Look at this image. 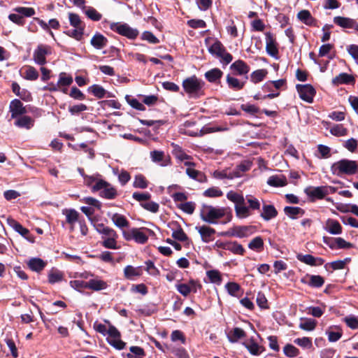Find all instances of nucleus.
Segmentation results:
<instances>
[{"mask_svg": "<svg viewBox=\"0 0 358 358\" xmlns=\"http://www.w3.org/2000/svg\"><path fill=\"white\" fill-rule=\"evenodd\" d=\"M208 52L217 58L223 65L229 64L233 59V56L227 51L224 45L219 40H216L208 48Z\"/></svg>", "mask_w": 358, "mask_h": 358, "instance_id": "6", "label": "nucleus"}, {"mask_svg": "<svg viewBox=\"0 0 358 358\" xmlns=\"http://www.w3.org/2000/svg\"><path fill=\"white\" fill-rule=\"evenodd\" d=\"M112 221L114 224L119 228L128 227L129 225V222L127 218L124 215L118 213H115L113 215Z\"/></svg>", "mask_w": 358, "mask_h": 358, "instance_id": "43", "label": "nucleus"}, {"mask_svg": "<svg viewBox=\"0 0 358 358\" xmlns=\"http://www.w3.org/2000/svg\"><path fill=\"white\" fill-rule=\"evenodd\" d=\"M206 275L212 283L220 284L222 277L217 270H210L206 272Z\"/></svg>", "mask_w": 358, "mask_h": 358, "instance_id": "56", "label": "nucleus"}, {"mask_svg": "<svg viewBox=\"0 0 358 358\" xmlns=\"http://www.w3.org/2000/svg\"><path fill=\"white\" fill-rule=\"evenodd\" d=\"M27 265L31 271L39 273L46 266L47 262L41 258L33 257L29 260Z\"/></svg>", "mask_w": 358, "mask_h": 358, "instance_id": "27", "label": "nucleus"}, {"mask_svg": "<svg viewBox=\"0 0 358 358\" xmlns=\"http://www.w3.org/2000/svg\"><path fill=\"white\" fill-rule=\"evenodd\" d=\"M296 258L301 262L311 266H321L324 263V260L321 257H315L311 255L298 254Z\"/></svg>", "mask_w": 358, "mask_h": 358, "instance_id": "17", "label": "nucleus"}, {"mask_svg": "<svg viewBox=\"0 0 358 358\" xmlns=\"http://www.w3.org/2000/svg\"><path fill=\"white\" fill-rule=\"evenodd\" d=\"M245 199L247 201V203L248 204V206H247V208H249V212L251 213L252 210H260L261 204L257 198L254 197L252 195H247Z\"/></svg>", "mask_w": 358, "mask_h": 358, "instance_id": "50", "label": "nucleus"}, {"mask_svg": "<svg viewBox=\"0 0 358 358\" xmlns=\"http://www.w3.org/2000/svg\"><path fill=\"white\" fill-rule=\"evenodd\" d=\"M149 182L142 174H137L134 177L133 187L139 189H146L148 187Z\"/></svg>", "mask_w": 358, "mask_h": 358, "instance_id": "44", "label": "nucleus"}, {"mask_svg": "<svg viewBox=\"0 0 358 358\" xmlns=\"http://www.w3.org/2000/svg\"><path fill=\"white\" fill-rule=\"evenodd\" d=\"M243 344L252 355L257 356L264 350V347L260 346L253 338H251L249 341L245 342Z\"/></svg>", "mask_w": 358, "mask_h": 358, "instance_id": "34", "label": "nucleus"}, {"mask_svg": "<svg viewBox=\"0 0 358 358\" xmlns=\"http://www.w3.org/2000/svg\"><path fill=\"white\" fill-rule=\"evenodd\" d=\"M129 353L127 354V358H144L145 352L144 350L138 346H131Z\"/></svg>", "mask_w": 358, "mask_h": 358, "instance_id": "46", "label": "nucleus"}, {"mask_svg": "<svg viewBox=\"0 0 358 358\" xmlns=\"http://www.w3.org/2000/svg\"><path fill=\"white\" fill-rule=\"evenodd\" d=\"M227 198L235 204L234 210L238 218L243 219L252 215V213L249 212V208L245 206V199L243 194L231 190L227 192Z\"/></svg>", "mask_w": 358, "mask_h": 358, "instance_id": "4", "label": "nucleus"}, {"mask_svg": "<svg viewBox=\"0 0 358 358\" xmlns=\"http://www.w3.org/2000/svg\"><path fill=\"white\" fill-rule=\"evenodd\" d=\"M85 13L87 17L93 21H99L102 17V15L93 7H88L85 10Z\"/></svg>", "mask_w": 358, "mask_h": 358, "instance_id": "58", "label": "nucleus"}, {"mask_svg": "<svg viewBox=\"0 0 358 358\" xmlns=\"http://www.w3.org/2000/svg\"><path fill=\"white\" fill-rule=\"evenodd\" d=\"M14 10L22 17L24 16L29 17L35 15V10L33 8L17 7L14 8Z\"/></svg>", "mask_w": 358, "mask_h": 358, "instance_id": "63", "label": "nucleus"}, {"mask_svg": "<svg viewBox=\"0 0 358 358\" xmlns=\"http://www.w3.org/2000/svg\"><path fill=\"white\" fill-rule=\"evenodd\" d=\"M330 169L333 175L343 178L345 176L356 174L358 171V164L354 160L342 159L332 164Z\"/></svg>", "mask_w": 358, "mask_h": 358, "instance_id": "1", "label": "nucleus"}, {"mask_svg": "<svg viewBox=\"0 0 358 358\" xmlns=\"http://www.w3.org/2000/svg\"><path fill=\"white\" fill-rule=\"evenodd\" d=\"M297 92L299 94V97L308 102L312 103L313 101V98L315 95L316 91L315 88L310 84L306 85H300L298 84L296 86Z\"/></svg>", "mask_w": 358, "mask_h": 358, "instance_id": "11", "label": "nucleus"}, {"mask_svg": "<svg viewBox=\"0 0 358 358\" xmlns=\"http://www.w3.org/2000/svg\"><path fill=\"white\" fill-rule=\"evenodd\" d=\"M122 235L126 241L134 240L136 243L139 244H144L148 241V235L143 228H132L128 231H123Z\"/></svg>", "mask_w": 358, "mask_h": 358, "instance_id": "9", "label": "nucleus"}, {"mask_svg": "<svg viewBox=\"0 0 358 358\" xmlns=\"http://www.w3.org/2000/svg\"><path fill=\"white\" fill-rule=\"evenodd\" d=\"M9 109L12 118H17L27 113L26 107H24L23 103L17 99H15L10 101Z\"/></svg>", "mask_w": 358, "mask_h": 358, "instance_id": "16", "label": "nucleus"}, {"mask_svg": "<svg viewBox=\"0 0 358 358\" xmlns=\"http://www.w3.org/2000/svg\"><path fill=\"white\" fill-rule=\"evenodd\" d=\"M92 192H99V196L106 199H114L117 196V189L107 181L99 179L92 187Z\"/></svg>", "mask_w": 358, "mask_h": 358, "instance_id": "5", "label": "nucleus"}, {"mask_svg": "<svg viewBox=\"0 0 358 358\" xmlns=\"http://www.w3.org/2000/svg\"><path fill=\"white\" fill-rule=\"evenodd\" d=\"M213 176L217 179H234L235 178H238V174L233 173L232 171L229 173H227L226 171H215L213 172Z\"/></svg>", "mask_w": 358, "mask_h": 358, "instance_id": "57", "label": "nucleus"}, {"mask_svg": "<svg viewBox=\"0 0 358 358\" xmlns=\"http://www.w3.org/2000/svg\"><path fill=\"white\" fill-rule=\"evenodd\" d=\"M196 204L192 201L185 202L178 205V208L182 210L183 212L192 215L195 210Z\"/></svg>", "mask_w": 358, "mask_h": 358, "instance_id": "61", "label": "nucleus"}, {"mask_svg": "<svg viewBox=\"0 0 358 358\" xmlns=\"http://www.w3.org/2000/svg\"><path fill=\"white\" fill-rule=\"evenodd\" d=\"M73 83L72 76L67 75L64 72H62L59 75V80L56 85H52V87L50 88V91H57L58 87H67L71 85Z\"/></svg>", "mask_w": 358, "mask_h": 358, "instance_id": "24", "label": "nucleus"}, {"mask_svg": "<svg viewBox=\"0 0 358 358\" xmlns=\"http://www.w3.org/2000/svg\"><path fill=\"white\" fill-rule=\"evenodd\" d=\"M283 352L288 357H294L299 354V350L292 344H287L284 348Z\"/></svg>", "mask_w": 358, "mask_h": 358, "instance_id": "62", "label": "nucleus"}, {"mask_svg": "<svg viewBox=\"0 0 358 358\" xmlns=\"http://www.w3.org/2000/svg\"><path fill=\"white\" fill-rule=\"evenodd\" d=\"M150 158L152 162L159 163L162 166H167L170 163L169 157H166L164 151L153 150L150 152Z\"/></svg>", "mask_w": 358, "mask_h": 358, "instance_id": "21", "label": "nucleus"}, {"mask_svg": "<svg viewBox=\"0 0 358 358\" xmlns=\"http://www.w3.org/2000/svg\"><path fill=\"white\" fill-rule=\"evenodd\" d=\"M354 82V77L347 73H341L332 79V84L336 86L343 84H350Z\"/></svg>", "mask_w": 358, "mask_h": 358, "instance_id": "30", "label": "nucleus"}, {"mask_svg": "<svg viewBox=\"0 0 358 358\" xmlns=\"http://www.w3.org/2000/svg\"><path fill=\"white\" fill-rule=\"evenodd\" d=\"M171 236L175 240L181 242L187 241L189 239L188 236L179 224H177V229L173 231Z\"/></svg>", "mask_w": 358, "mask_h": 358, "instance_id": "51", "label": "nucleus"}, {"mask_svg": "<svg viewBox=\"0 0 358 358\" xmlns=\"http://www.w3.org/2000/svg\"><path fill=\"white\" fill-rule=\"evenodd\" d=\"M264 241L261 236H257L253 238L248 244V248L253 250H259L262 249Z\"/></svg>", "mask_w": 358, "mask_h": 358, "instance_id": "59", "label": "nucleus"}, {"mask_svg": "<svg viewBox=\"0 0 358 358\" xmlns=\"http://www.w3.org/2000/svg\"><path fill=\"white\" fill-rule=\"evenodd\" d=\"M330 189L332 192L335 191V187H327V186H319V187H307L304 189V192L309 197L311 201H315L316 199H322L328 194V189Z\"/></svg>", "mask_w": 358, "mask_h": 358, "instance_id": "8", "label": "nucleus"}, {"mask_svg": "<svg viewBox=\"0 0 358 358\" xmlns=\"http://www.w3.org/2000/svg\"><path fill=\"white\" fill-rule=\"evenodd\" d=\"M108 43V38L99 32H96L90 41V44L97 50L103 48L107 45Z\"/></svg>", "mask_w": 358, "mask_h": 358, "instance_id": "22", "label": "nucleus"}, {"mask_svg": "<svg viewBox=\"0 0 358 358\" xmlns=\"http://www.w3.org/2000/svg\"><path fill=\"white\" fill-rule=\"evenodd\" d=\"M229 208L214 207L213 206L203 204L200 210L201 219L211 224H217L218 220L224 217Z\"/></svg>", "mask_w": 358, "mask_h": 358, "instance_id": "2", "label": "nucleus"}, {"mask_svg": "<svg viewBox=\"0 0 358 358\" xmlns=\"http://www.w3.org/2000/svg\"><path fill=\"white\" fill-rule=\"evenodd\" d=\"M268 72L266 69H258L253 71L250 75V80L254 83L262 81Z\"/></svg>", "mask_w": 358, "mask_h": 358, "instance_id": "48", "label": "nucleus"}, {"mask_svg": "<svg viewBox=\"0 0 358 358\" xmlns=\"http://www.w3.org/2000/svg\"><path fill=\"white\" fill-rule=\"evenodd\" d=\"M189 284L191 286L185 283L178 284L176 285V289L182 296H187L192 291L194 292H196V289H195V286L196 285V282L193 280H189Z\"/></svg>", "mask_w": 358, "mask_h": 358, "instance_id": "32", "label": "nucleus"}, {"mask_svg": "<svg viewBox=\"0 0 358 358\" xmlns=\"http://www.w3.org/2000/svg\"><path fill=\"white\" fill-rule=\"evenodd\" d=\"M284 213L290 219L295 220L298 217L303 215L305 210L298 206H285L284 208Z\"/></svg>", "mask_w": 358, "mask_h": 358, "instance_id": "31", "label": "nucleus"}, {"mask_svg": "<svg viewBox=\"0 0 358 358\" xmlns=\"http://www.w3.org/2000/svg\"><path fill=\"white\" fill-rule=\"evenodd\" d=\"M88 91L92 92L93 95L98 99L103 98L107 93L106 90L102 86L99 85H93L90 86L88 88Z\"/></svg>", "mask_w": 358, "mask_h": 358, "instance_id": "49", "label": "nucleus"}, {"mask_svg": "<svg viewBox=\"0 0 358 358\" xmlns=\"http://www.w3.org/2000/svg\"><path fill=\"white\" fill-rule=\"evenodd\" d=\"M267 184L271 187H284L287 185V180L285 177L272 176L268 178Z\"/></svg>", "mask_w": 358, "mask_h": 358, "instance_id": "42", "label": "nucleus"}, {"mask_svg": "<svg viewBox=\"0 0 358 358\" xmlns=\"http://www.w3.org/2000/svg\"><path fill=\"white\" fill-rule=\"evenodd\" d=\"M8 224L12 227L15 231L19 233L23 237L28 239L27 236L29 235L30 232L29 229L24 228L21 224H20L17 221L12 217H8L7 219Z\"/></svg>", "mask_w": 358, "mask_h": 358, "instance_id": "26", "label": "nucleus"}, {"mask_svg": "<svg viewBox=\"0 0 358 358\" xmlns=\"http://www.w3.org/2000/svg\"><path fill=\"white\" fill-rule=\"evenodd\" d=\"M251 163L249 162H243L238 164L236 169L232 171L233 173L238 174V178L242 176V173L250 170Z\"/></svg>", "mask_w": 358, "mask_h": 358, "instance_id": "60", "label": "nucleus"}, {"mask_svg": "<svg viewBox=\"0 0 358 358\" xmlns=\"http://www.w3.org/2000/svg\"><path fill=\"white\" fill-rule=\"evenodd\" d=\"M195 229L200 234L201 240L204 243H209L213 241V236L216 232L213 228L206 225L196 227Z\"/></svg>", "mask_w": 358, "mask_h": 358, "instance_id": "18", "label": "nucleus"}, {"mask_svg": "<svg viewBox=\"0 0 358 358\" xmlns=\"http://www.w3.org/2000/svg\"><path fill=\"white\" fill-rule=\"evenodd\" d=\"M50 53V47L38 45L33 54V59L36 64L43 66L46 64V56Z\"/></svg>", "mask_w": 358, "mask_h": 358, "instance_id": "13", "label": "nucleus"}, {"mask_svg": "<svg viewBox=\"0 0 358 358\" xmlns=\"http://www.w3.org/2000/svg\"><path fill=\"white\" fill-rule=\"evenodd\" d=\"M124 274L127 279L133 280L134 277L142 275V268L141 267H134L128 265L124 269Z\"/></svg>", "mask_w": 358, "mask_h": 358, "instance_id": "36", "label": "nucleus"}, {"mask_svg": "<svg viewBox=\"0 0 358 358\" xmlns=\"http://www.w3.org/2000/svg\"><path fill=\"white\" fill-rule=\"evenodd\" d=\"M317 321L312 318H301V322L299 325L301 329L310 331L315 329Z\"/></svg>", "mask_w": 358, "mask_h": 358, "instance_id": "38", "label": "nucleus"}, {"mask_svg": "<svg viewBox=\"0 0 358 358\" xmlns=\"http://www.w3.org/2000/svg\"><path fill=\"white\" fill-rule=\"evenodd\" d=\"M203 195L206 197L216 198L222 196L223 192L219 187H212L205 190Z\"/></svg>", "mask_w": 358, "mask_h": 358, "instance_id": "54", "label": "nucleus"}, {"mask_svg": "<svg viewBox=\"0 0 358 358\" xmlns=\"http://www.w3.org/2000/svg\"><path fill=\"white\" fill-rule=\"evenodd\" d=\"M227 83L230 89L234 90H241L243 88L245 81H241L238 78L228 74L226 77Z\"/></svg>", "mask_w": 358, "mask_h": 358, "instance_id": "35", "label": "nucleus"}, {"mask_svg": "<svg viewBox=\"0 0 358 358\" xmlns=\"http://www.w3.org/2000/svg\"><path fill=\"white\" fill-rule=\"evenodd\" d=\"M343 321L345 322L347 326L352 329H358V318L352 315L347 316L343 318Z\"/></svg>", "mask_w": 358, "mask_h": 358, "instance_id": "64", "label": "nucleus"}, {"mask_svg": "<svg viewBox=\"0 0 358 358\" xmlns=\"http://www.w3.org/2000/svg\"><path fill=\"white\" fill-rule=\"evenodd\" d=\"M230 69L234 71L236 75L238 76L246 75L250 71V66L241 59L234 62L230 66Z\"/></svg>", "mask_w": 358, "mask_h": 358, "instance_id": "20", "label": "nucleus"}, {"mask_svg": "<svg viewBox=\"0 0 358 358\" xmlns=\"http://www.w3.org/2000/svg\"><path fill=\"white\" fill-rule=\"evenodd\" d=\"M110 29L118 34L130 40L136 39L139 34V31L137 29L131 27L127 23L112 22L110 24Z\"/></svg>", "mask_w": 358, "mask_h": 358, "instance_id": "7", "label": "nucleus"}, {"mask_svg": "<svg viewBox=\"0 0 358 358\" xmlns=\"http://www.w3.org/2000/svg\"><path fill=\"white\" fill-rule=\"evenodd\" d=\"M94 227H95V229L97 231V232L105 236H107L108 237L117 236V234L114 229L105 226L102 223L94 224Z\"/></svg>", "mask_w": 358, "mask_h": 358, "instance_id": "41", "label": "nucleus"}, {"mask_svg": "<svg viewBox=\"0 0 358 358\" xmlns=\"http://www.w3.org/2000/svg\"><path fill=\"white\" fill-rule=\"evenodd\" d=\"M107 287V284L105 281L97 279H91L87 281V289L94 291H100Z\"/></svg>", "mask_w": 358, "mask_h": 358, "instance_id": "40", "label": "nucleus"}, {"mask_svg": "<svg viewBox=\"0 0 358 358\" xmlns=\"http://www.w3.org/2000/svg\"><path fill=\"white\" fill-rule=\"evenodd\" d=\"M223 75V72L218 68H214L208 71L205 73V78L210 83H215L220 80Z\"/></svg>", "mask_w": 358, "mask_h": 358, "instance_id": "37", "label": "nucleus"}, {"mask_svg": "<svg viewBox=\"0 0 358 358\" xmlns=\"http://www.w3.org/2000/svg\"><path fill=\"white\" fill-rule=\"evenodd\" d=\"M227 337L230 343H234L238 340L245 338L246 333L240 327H234L227 334Z\"/></svg>", "mask_w": 358, "mask_h": 358, "instance_id": "23", "label": "nucleus"}, {"mask_svg": "<svg viewBox=\"0 0 358 358\" xmlns=\"http://www.w3.org/2000/svg\"><path fill=\"white\" fill-rule=\"evenodd\" d=\"M298 19L308 26L318 27L317 20L314 18L309 10H302L297 14Z\"/></svg>", "mask_w": 358, "mask_h": 358, "instance_id": "19", "label": "nucleus"}, {"mask_svg": "<svg viewBox=\"0 0 358 358\" xmlns=\"http://www.w3.org/2000/svg\"><path fill=\"white\" fill-rule=\"evenodd\" d=\"M63 214L66 215V222L73 225L78 220L79 213L74 209H64Z\"/></svg>", "mask_w": 358, "mask_h": 358, "instance_id": "45", "label": "nucleus"}, {"mask_svg": "<svg viewBox=\"0 0 358 358\" xmlns=\"http://www.w3.org/2000/svg\"><path fill=\"white\" fill-rule=\"evenodd\" d=\"M63 274L58 270L52 269L48 274V282L50 284H55L56 282L62 280Z\"/></svg>", "mask_w": 358, "mask_h": 358, "instance_id": "53", "label": "nucleus"}, {"mask_svg": "<svg viewBox=\"0 0 358 358\" xmlns=\"http://www.w3.org/2000/svg\"><path fill=\"white\" fill-rule=\"evenodd\" d=\"M330 134L336 137L345 136L348 134V130L342 124H335L330 129Z\"/></svg>", "mask_w": 358, "mask_h": 358, "instance_id": "47", "label": "nucleus"}, {"mask_svg": "<svg viewBox=\"0 0 358 358\" xmlns=\"http://www.w3.org/2000/svg\"><path fill=\"white\" fill-rule=\"evenodd\" d=\"M325 230L331 234L338 235L342 233V227L340 223L333 219H329L327 221Z\"/></svg>", "mask_w": 358, "mask_h": 358, "instance_id": "29", "label": "nucleus"}, {"mask_svg": "<svg viewBox=\"0 0 358 358\" xmlns=\"http://www.w3.org/2000/svg\"><path fill=\"white\" fill-rule=\"evenodd\" d=\"M255 227L250 226H234L230 228L227 231L222 234L227 236H234L240 238L247 237L253 233Z\"/></svg>", "mask_w": 358, "mask_h": 358, "instance_id": "10", "label": "nucleus"}, {"mask_svg": "<svg viewBox=\"0 0 358 358\" xmlns=\"http://www.w3.org/2000/svg\"><path fill=\"white\" fill-rule=\"evenodd\" d=\"M15 121V125L20 128L31 129L34 124V120L27 115H22L17 118Z\"/></svg>", "mask_w": 358, "mask_h": 358, "instance_id": "28", "label": "nucleus"}, {"mask_svg": "<svg viewBox=\"0 0 358 358\" xmlns=\"http://www.w3.org/2000/svg\"><path fill=\"white\" fill-rule=\"evenodd\" d=\"M64 33L77 41H80L84 33V27H75L74 29L66 31Z\"/></svg>", "mask_w": 358, "mask_h": 358, "instance_id": "55", "label": "nucleus"}, {"mask_svg": "<svg viewBox=\"0 0 358 358\" xmlns=\"http://www.w3.org/2000/svg\"><path fill=\"white\" fill-rule=\"evenodd\" d=\"M278 215V211L273 205L264 204L262 206V212L260 214L261 217L265 221H268L275 218Z\"/></svg>", "mask_w": 358, "mask_h": 358, "instance_id": "25", "label": "nucleus"}, {"mask_svg": "<svg viewBox=\"0 0 358 358\" xmlns=\"http://www.w3.org/2000/svg\"><path fill=\"white\" fill-rule=\"evenodd\" d=\"M185 166H187L186 169L187 175L192 179H194L199 182H203L207 180L206 176L203 173L200 171L196 170L194 168L195 163L189 161L184 162Z\"/></svg>", "mask_w": 358, "mask_h": 358, "instance_id": "14", "label": "nucleus"}, {"mask_svg": "<svg viewBox=\"0 0 358 358\" xmlns=\"http://www.w3.org/2000/svg\"><path fill=\"white\" fill-rule=\"evenodd\" d=\"M266 51L271 57L278 59V43H276L275 38L273 34L271 32H266Z\"/></svg>", "mask_w": 358, "mask_h": 358, "instance_id": "12", "label": "nucleus"}, {"mask_svg": "<svg viewBox=\"0 0 358 358\" xmlns=\"http://www.w3.org/2000/svg\"><path fill=\"white\" fill-rule=\"evenodd\" d=\"M223 248L226 250L231 252L235 255H243L245 252L242 245L239 244L236 241H231L224 243Z\"/></svg>", "mask_w": 358, "mask_h": 358, "instance_id": "33", "label": "nucleus"}, {"mask_svg": "<svg viewBox=\"0 0 358 358\" xmlns=\"http://www.w3.org/2000/svg\"><path fill=\"white\" fill-rule=\"evenodd\" d=\"M204 85L205 83L196 76L188 77L182 81L184 91L192 99H197L203 95Z\"/></svg>", "mask_w": 358, "mask_h": 358, "instance_id": "3", "label": "nucleus"}, {"mask_svg": "<svg viewBox=\"0 0 358 358\" xmlns=\"http://www.w3.org/2000/svg\"><path fill=\"white\" fill-rule=\"evenodd\" d=\"M24 73L23 78L27 80H36L39 76L38 72L31 66H27Z\"/></svg>", "mask_w": 358, "mask_h": 358, "instance_id": "52", "label": "nucleus"}, {"mask_svg": "<svg viewBox=\"0 0 358 358\" xmlns=\"http://www.w3.org/2000/svg\"><path fill=\"white\" fill-rule=\"evenodd\" d=\"M308 286L312 288H320L324 284V278L320 275H308Z\"/></svg>", "mask_w": 358, "mask_h": 358, "instance_id": "39", "label": "nucleus"}, {"mask_svg": "<svg viewBox=\"0 0 358 358\" xmlns=\"http://www.w3.org/2000/svg\"><path fill=\"white\" fill-rule=\"evenodd\" d=\"M333 21L336 24L343 29H351L358 31V23L354 19L346 17L336 16L334 17Z\"/></svg>", "mask_w": 358, "mask_h": 358, "instance_id": "15", "label": "nucleus"}]
</instances>
